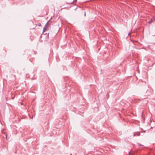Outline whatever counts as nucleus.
<instances>
[{
    "mask_svg": "<svg viewBox=\"0 0 155 155\" xmlns=\"http://www.w3.org/2000/svg\"><path fill=\"white\" fill-rule=\"evenodd\" d=\"M134 137H135L136 136H139L140 135V133L138 132L134 133Z\"/></svg>",
    "mask_w": 155,
    "mask_h": 155,
    "instance_id": "obj_1",
    "label": "nucleus"
},
{
    "mask_svg": "<svg viewBox=\"0 0 155 155\" xmlns=\"http://www.w3.org/2000/svg\"><path fill=\"white\" fill-rule=\"evenodd\" d=\"M45 31H46V28H45V27H44V28H43V32H45Z\"/></svg>",
    "mask_w": 155,
    "mask_h": 155,
    "instance_id": "obj_2",
    "label": "nucleus"
},
{
    "mask_svg": "<svg viewBox=\"0 0 155 155\" xmlns=\"http://www.w3.org/2000/svg\"><path fill=\"white\" fill-rule=\"evenodd\" d=\"M152 19H151L150 21H149V22H148V23L149 24H150L152 22Z\"/></svg>",
    "mask_w": 155,
    "mask_h": 155,
    "instance_id": "obj_3",
    "label": "nucleus"
},
{
    "mask_svg": "<svg viewBox=\"0 0 155 155\" xmlns=\"http://www.w3.org/2000/svg\"><path fill=\"white\" fill-rule=\"evenodd\" d=\"M84 15L85 16V12H84Z\"/></svg>",
    "mask_w": 155,
    "mask_h": 155,
    "instance_id": "obj_4",
    "label": "nucleus"
},
{
    "mask_svg": "<svg viewBox=\"0 0 155 155\" xmlns=\"http://www.w3.org/2000/svg\"><path fill=\"white\" fill-rule=\"evenodd\" d=\"M76 1V0H74V1Z\"/></svg>",
    "mask_w": 155,
    "mask_h": 155,
    "instance_id": "obj_5",
    "label": "nucleus"
}]
</instances>
